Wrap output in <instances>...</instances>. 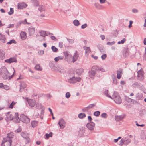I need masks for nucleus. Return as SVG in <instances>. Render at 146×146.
Segmentation results:
<instances>
[{
  "instance_id": "f257e3e1",
  "label": "nucleus",
  "mask_w": 146,
  "mask_h": 146,
  "mask_svg": "<svg viewBox=\"0 0 146 146\" xmlns=\"http://www.w3.org/2000/svg\"><path fill=\"white\" fill-rule=\"evenodd\" d=\"M14 71L13 74L11 75L7 68L5 66H2L0 68V76L4 80H9L13 77L14 74L15 72V70L13 68H12Z\"/></svg>"
},
{
  "instance_id": "f03ea898",
  "label": "nucleus",
  "mask_w": 146,
  "mask_h": 146,
  "mask_svg": "<svg viewBox=\"0 0 146 146\" xmlns=\"http://www.w3.org/2000/svg\"><path fill=\"white\" fill-rule=\"evenodd\" d=\"M15 116L14 119H16V121L17 123L19 122L20 121L26 123H27L30 122L29 119L23 114L21 115L20 118L18 117L17 113H15Z\"/></svg>"
},
{
  "instance_id": "7ed1b4c3",
  "label": "nucleus",
  "mask_w": 146,
  "mask_h": 146,
  "mask_svg": "<svg viewBox=\"0 0 146 146\" xmlns=\"http://www.w3.org/2000/svg\"><path fill=\"white\" fill-rule=\"evenodd\" d=\"M112 98L117 104H120L122 102V100L117 92H114Z\"/></svg>"
},
{
  "instance_id": "20e7f679",
  "label": "nucleus",
  "mask_w": 146,
  "mask_h": 146,
  "mask_svg": "<svg viewBox=\"0 0 146 146\" xmlns=\"http://www.w3.org/2000/svg\"><path fill=\"white\" fill-rule=\"evenodd\" d=\"M81 80V78L80 77L73 76L72 78H70L68 80V82L70 84H73L76 82H80Z\"/></svg>"
},
{
  "instance_id": "39448f33",
  "label": "nucleus",
  "mask_w": 146,
  "mask_h": 146,
  "mask_svg": "<svg viewBox=\"0 0 146 146\" xmlns=\"http://www.w3.org/2000/svg\"><path fill=\"white\" fill-rule=\"evenodd\" d=\"M58 66L57 64L56 63H54L53 61H51L50 62V67L53 71H56V70H57Z\"/></svg>"
},
{
  "instance_id": "423d86ee",
  "label": "nucleus",
  "mask_w": 146,
  "mask_h": 146,
  "mask_svg": "<svg viewBox=\"0 0 146 146\" xmlns=\"http://www.w3.org/2000/svg\"><path fill=\"white\" fill-rule=\"evenodd\" d=\"M58 124L59 125L61 129H63L65 127L66 122L63 119H61L59 120Z\"/></svg>"
},
{
  "instance_id": "0eeeda50",
  "label": "nucleus",
  "mask_w": 146,
  "mask_h": 146,
  "mask_svg": "<svg viewBox=\"0 0 146 146\" xmlns=\"http://www.w3.org/2000/svg\"><path fill=\"white\" fill-rule=\"evenodd\" d=\"M12 140H9L5 138H3V142L4 143L5 146H11Z\"/></svg>"
},
{
  "instance_id": "6e6552de",
  "label": "nucleus",
  "mask_w": 146,
  "mask_h": 146,
  "mask_svg": "<svg viewBox=\"0 0 146 146\" xmlns=\"http://www.w3.org/2000/svg\"><path fill=\"white\" fill-rule=\"evenodd\" d=\"M40 35L43 37H45L46 36H47L49 35H53L52 33H50L48 32H46L44 31L41 30L39 32Z\"/></svg>"
},
{
  "instance_id": "1a4fd4ad",
  "label": "nucleus",
  "mask_w": 146,
  "mask_h": 146,
  "mask_svg": "<svg viewBox=\"0 0 146 146\" xmlns=\"http://www.w3.org/2000/svg\"><path fill=\"white\" fill-rule=\"evenodd\" d=\"M86 126L89 130H92L94 129L95 127V124L93 122H90L88 123Z\"/></svg>"
},
{
  "instance_id": "9d476101",
  "label": "nucleus",
  "mask_w": 146,
  "mask_h": 146,
  "mask_svg": "<svg viewBox=\"0 0 146 146\" xmlns=\"http://www.w3.org/2000/svg\"><path fill=\"white\" fill-rule=\"evenodd\" d=\"M29 106L31 107H34L35 105L36 101L33 99H29L27 100Z\"/></svg>"
},
{
  "instance_id": "9b49d317",
  "label": "nucleus",
  "mask_w": 146,
  "mask_h": 146,
  "mask_svg": "<svg viewBox=\"0 0 146 146\" xmlns=\"http://www.w3.org/2000/svg\"><path fill=\"white\" fill-rule=\"evenodd\" d=\"M5 62L7 63L10 64L13 62H16L17 60L15 57H11L9 59L5 60Z\"/></svg>"
},
{
  "instance_id": "f8f14e48",
  "label": "nucleus",
  "mask_w": 146,
  "mask_h": 146,
  "mask_svg": "<svg viewBox=\"0 0 146 146\" xmlns=\"http://www.w3.org/2000/svg\"><path fill=\"white\" fill-rule=\"evenodd\" d=\"M78 54H77V51H76L74 54V56L72 57V55H70V58L72 59V60L73 62H74L78 59Z\"/></svg>"
},
{
  "instance_id": "ddd939ff",
  "label": "nucleus",
  "mask_w": 146,
  "mask_h": 146,
  "mask_svg": "<svg viewBox=\"0 0 146 146\" xmlns=\"http://www.w3.org/2000/svg\"><path fill=\"white\" fill-rule=\"evenodd\" d=\"M27 5L24 2L22 3H19L18 4V9H22L23 8H25L27 6Z\"/></svg>"
},
{
  "instance_id": "4468645a",
  "label": "nucleus",
  "mask_w": 146,
  "mask_h": 146,
  "mask_svg": "<svg viewBox=\"0 0 146 146\" xmlns=\"http://www.w3.org/2000/svg\"><path fill=\"white\" fill-rule=\"evenodd\" d=\"M29 35L31 36L35 33V29L33 27H29Z\"/></svg>"
},
{
  "instance_id": "2eb2a0df",
  "label": "nucleus",
  "mask_w": 146,
  "mask_h": 146,
  "mask_svg": "<svg viewBox=\"0 0 146 146\" xmlns=\"http://www.w3.org/2000/svg\"><path fill=\"white\" fill-rule=\"evenodd\" d=\"M129 54V49L127 48H124L123 52V55L125 57L128 56Z\"/></svg>"
},
{
  "instance_id": "dca6fc26",
  "label": "nucleus",
  "mask_w": 146,
  "mask_h": 146,
  "mask_svg": "<svg viewBox=\"0 0 146 146\" xmlns=\"http://www.w3.org/2000/svg\"><path fill=\"white\" fill-rule=\"evenodd\" d=\"M56 71L60 73H63L65 72V70L64 68L61 66H58L57 67V70Z\"/></svg>"
},
{
  "instance_id": "f3484780",
  "label": "nucleus",
  "mask_w": 146,
  "mask_h": 146,
  "mask_svg": "<svg viewBox=\"0 0 146 146\" xmlns=\"http://www.w3.org/2000/svg\"><path fill=\"white\" fill-rule=\"evenodd\" d=\"M5 57V52L3 50L0 49V60H3Z\"/></svg>"
},
{
  "instance_id": "a211bd4d",
  "label": "nucleus",
  "mask_w": 146,
  "mask_h": 146,
  "mask_svg": "<svg viewBox=\"0 0 146 146\" xmlns=\"http://www.w3.org/2000/svg\"><path fill=\"white\" fill-rule=\"evenodd\" d=\"M124 114L121 115H117L115 117V120L118 121H119L122 120L125 116Z\"/></svg>"
},
{
  "instance_id": "6ab92c4d",
  "label": "nucleus",
  "mask_w": 146,
  "mask_h": 146,
  "mask_svg": "<svg viewBox=\"0 0 146 146\" xmlns=\"http://www.w3.org/2000/svg\"><path fill=\"white\" fill-rule=\"evenodd\" d=\"M96 72V71L92 70L91 71L89 72V77L91 78H93L95 76Z\"/></svg>"
},
{
  "instance_id": "aec40b11",
  "label": "nucleus",
  "mask_w": 146,
  "mask_h": 146,
  "mask_svg": "<svg viewBox=\"0 0 146 146\" xmlns=\"http://www.w3.org/2000/svg\"><path fill=\"white\" fill-rule=\"evenodd\" d=\"M117 78L118 79H120L122 76V70L121 69H119L117 70Z\"/></svg>"
},
{
  "instance_id": "412c9836",
  "label": "nucleus",
  "mask_w": 146,
  "mask_h": 146,
  "mask_svg": "<svg viewBox=\"0 0 146 146\" xmlns=\"http://www.w3.org/2000/svg\"><path fill=\"white\" fill-rule=\"evenodd\" d=\"M111 77L113 83L115 85H117V82L115 75L114 74H113L111 75Z\"/></svg>"
},
{
  "instance_id": "4be33fe9",
  "label": "nucleus",
  "mask_w": 146,
  "mask_h": 146,
  "mask_svg": "<svg viewBox=\"0 0 146 146\" xmlns=\"http://www.w3.org/2000/svg\"><path fill=\"white\" fill-rule=\"evenodd\" d=\"M124 139V145H128L131 141V139L126 137L123 138Z\"/></svg>"
},
{
  "instance_id": "5701e85b",
  "label": "nucleus",
  "mask_w": 146,
  "mask_h": 146,
  "mask_svg": "<svg viewBox=\"0 0 146 146\" xmlns=\"http://www.w3.org/2000/svg\"><path fill=\"white\" fill-rule=\"evenodd\" d=\"M35 105V108L36 109H42V110H44V106H42L40 103H36V102Z\"/></svg>"
},
{
  "instance_id": "b1692460",
  "label": "nucleus",
  "mask_w": 146,
  "mask_h": 146,
  "mask_svg": "<svg viewBox=\"0 0 146 146\" xmlns=\"http://www.w3.org/2000/svg\"><path fill=\"white\" fill-rule=\"evenodd\" d=\"M87 131V130L83 129L82 130H80L79 133L81 136H85L87 135V134H86V132Z\"/></svg>"
},
{
  "instance_id": "393cba45",
  "label": "nucleus",
  "mask_w": 146,
  "mask_h": 146,
  "mask_svg": "<svg viewBox=\"0 0 146 146\" xmlns=\"http://www.w3.org/2000/svg\"><path fill=\"white\" fill-rule=\"evenodd\" d=\"M126 101L129 103L134 104V102L137 103V101L135 100L132 99L129 97H127L126 99Z\"/></svg>"
},
{
  "instance_id": "a878e982",
  "label": "nucleus",
  "mask_w": 146,
  "mask_h": 146,
  "mask_svg": "<svg viewBox=\"0 0 146 146\" xmlns=\"http://www.w3.org/2000/svg\"><path fill=\"white\" fill-rule=\"evenodd\" d=\"M6 38L4 35L0 34V40L3 43L5 42Z\"/></svg>"
},
{
  "instance_id": "bb28decb",
  "label": "nucleus",
  "mask_w": 146,
  "mask_h": 146,
  "mask_svg": "<svg viewBox=\"0 0 146 146\" xmlns=\"http://www.w3.org/2000/svg\"><path fill=\"white\" fill-rule=\"evenodd\" d=\"M26 85L25 83L23 82H21L20 85V91L21 92L22 90L24 88L26 87Z\"/></svg>"
},
{
  "instance_id": "cd10ccee",
  "label": "nucleus",
  "mask_w": 146,
  "mask_h": 146,
  "mask_svg": "<svg viewBox=\"0 0 146 146\" xmlns=\"http://www.w3.org/2000/svg\"><path fill=\"white\" fill-rule=\"evenodd\" d=\"M20 36L21 38L23 40H24L26 38V34L24 32H21L20 33Z\"/></svg>"
},
{
  "instance_id": "c85d7f7f",
  "label": "nucleus",
  "mask_w": 146,
  "mask_h": 146,
  "mask_svg": "<svg viewBox=\"0 0 146 146\" xmlns=\"http://www.w3.org/2000/svg\"><path fill=\"white\" fill-rule=\"evenodd\" d=\"M84 49L85 50V53L88 55L90 52V48L89 47H84Z\"/></svg>"
},
{
  "instance_id": "c756f323",
  "label": "nucleus",
  "mask_w": 146,
  "mask_h": 146,
  "mask_svg": "<svg viewBox=\"0 0 146 146\" xmlns=\"http://www.w3.org/2000/svg\"><path fill=\"white\" fill-rule=\"evenodd\" d=\"M13 137V133H9L7 134V136L6 137L4 138H5L9 140H12L11 139Z\"/></svg>"
},
{
  "instance_id": "7c9ffc66",
  "label": "nucleus",
  "mask_w": 146,
  "mask_h": 146,
  "mask_svg": "<svg viewBox=\"0 0 146 146\" xmlns=\"http://www.w3.org/2000/svg\"><path fill=\"white\" fill-rule=\"evenodd\" d=\"M98 48L101 52H104V47L101 44H98L97 46Z\"/></svg>"
},
{
  "instance_id": "2f4dec72",
  "label": "nucleus",
  "mask_w": 146,
  "mask_h": 146,
  "mask_svg": "<svg viewBox=\"0 0 146 146\" xmlns=\"http://www.w3.org/2000/svg\"><path fill=\"white\" fill-rule=\"evenodd\" d=\"M83 72V70L82 69H79L76 70L75 72L78 75H80Z\"/></svg>"
},
{
  "instance_id": "473e14b6",
  "label": "nucleus",
  "mask_w": 146,
  "mask_h": 146,
  "mask_svg": "<svg viewBox=\"0 0 146 146\" xmlns=\"http://www.w3.org/2000/svg\"><path fill=\"white\" fill-rule=\"evenodd\" d=\"M86 114L84 113H80L78 115V117L79 118L82 119L86 117Z\"/></svg>"
},
{
  "instance_id": "72a5a7b5",
  "label": "nucleus",
  "mask_w": 146,
  "mask_h": 146,
  "mask_svg": "<svg viewBox=\"0 0 146 146\" xmlns=\"http://www.w3.org/2000/svg\"><path fill=\"white\" fill-rule=\"evenodd\" d=\"M38 10L41 12L44 11L45 10L44 6L43 5H40L39 6V7L38 8Z\"/></svg>"
},
{
  "instance_id": "f704fd0d",
  "label": "nucleus",
  "mask_w": 146,
  "mask_h": 146,
  "mask_svg": "<svg viewBox=\"0 0 146 146\" xmlns=\"http://www.w3.org/2000/svg\"><path fill=\"white\" fill-rule=\"evenodd\" d=\"M136 98L137 100H141L143 99V97L142 94H138L136 96Z\"/></svg>"
},
{
  "instance_id": "c9c22d12",
  "label": "nucleus",
  "mask_w": 146,
  "mask_h": 146,
  "mask_svg": "<svg viewBox=\"0 0 146 146\" xmlns=\"http://www.w3.org/2000/svg\"><path fill=\"white\" fill-rule=\"evenodd\" d=\"M31 124L32 126L33 127L36 126L38 125V122L36 121H33L31 122Z\"/></svg>"
},
{
  "instance_id": "e433bc0d",
  "label": "nucleus",
  "mask_w": 146,
  "mask_h": 146,
  "mask_svg": "<svg viewBox=\"0 0 146 146\" xmlns=\"http://www.w3.org/2000/svg\"><path fill=\"white\" fill-rule=\"evenodd\" d=\"M138 76H143L144 74V72L143 69H141L139 70L138 71Z\"/></svg>"
},
{
  "instance_id": "4c0bfd02",
  "label": "nucleus",
  "mask_w": 146,
  "mask_h": 146,
  "mask_svg": "<svg viewBox=\"0 0 146 146\" xmlns=\"http://www.w3.org/2000/svg\"><path fill=\"white\" fill-rule=\"evenodd\" d=\"M7 117L8 119L10 120H13L14 119V120L16 121V119H15L14 118H13V116L12 114L9 115L8 114L7 115Z\"/></svg>"
},
{
  "instance_id": "58836bf2",
  "label": "nucleus",
  "mask_w": 146,
  "mask_h": 146,
  "mask_svg": "<svg viewBox=\"0 0 146 146\" xmlns=\"http://www.w3.org/2000/svg\"><path fill=\"white\" fill-rule=\"evenodd\" d=\"M73 23L76 26H78L80 25V23L79 21L77 19H75L73 21Z\"/></svg>"
},
{
  "instance_id": "ea45409f",
  "label": "nucleus",
  "mask_w": 146,
  "mask_h": 146,
  "mask_svg": "<svg viewBox=\"0 0 146 146\" xmlns=\"http://www.w3.org/2000/svg\"><path fill=\"white\" fill-rule=\"evenodd\" d=\"M64 57L62 56H59L57 57H56L54 58V60L55 62H57L60 60H62L63 59Z\"/></svg>"
},
{
  "instance_id": "a19ab883",
  "label": "nucleus",
  "mask_w": 146,
  "mask_h": 146,
  "mask_svg": "<svg viewBox=\"0 0 146 146\" xmlns=\"http://www.w3.org/2000/svg\"><path fill=\"white\" fill-rule=\"evenodd\" d=\"M104 95L106 96L109 97L110 98H112V97L111 96L108 94V90H105L104 92Z\"/></svg>"
},
{
  "instance_id": "79ce46f5",
  "label": "nucleus",
  "mask_w": 146,
  "mask_h": 146,
  "mask_svg": "<svg viewBox=\"0 0 146 146\" xmlns=\"http://www.w3.org/2000/svg\"><path fill=\"white\" fill-rule=\"evenodd\" d=\"M35 68L39 71H41L42 70V68L40 66V65L38 64L36 65L35 67Z\"/></svg>"
},
{
  "instance_id": "37998d69",
  "label": "nucleus",
  "mask_w": 146,
  "mask_h": 146,
  "mask_svg": "<svg viewBox=\"0 0 146 146\" xmlns=\"http://www.w3.org/2000/svg\"><path fill=\"white\" fill-rule=\"evenodd\" d=\"M51 48L52 51L54 52H56L58 50L57 48L54 46H52L51 47Z\"/></svg>"
},
{
  "instance_id": "c03bdc74",
  "label": "nucleus",
  "mask_w": 146,
  "mask_h": 146,
  "mask_svg": "<svg viewBox=\"0 0 146 146\" xmlns=\"http://www.w3.org/2000/svg\"><path fill=\"white\" fill-rule=\"evenodd\" d=\"M16 103L13 101L8 106V108H9L12 109L13 108V106L16 104Z\"/></svg>"
},
{
  "instance_id": "a18cd8bd",
  "label": "nucleus",
  "mask_w": 146,
  "mask_h": 146,
  "mask_svg": "<svg viewBox=\"0 0 146 146\" xmlns=\"http://www.w3.org/2000/svg\"><path fill=\"white\" fill-rule=\"evenodd\" d=\"M99 67L97 65H94L92 67V70H99Z\"/></svg>"
},
{
  "instance_id": "49530a36",
  "label": "nucleus",
  "mask_w": 146,
  "mask_h": 146,
  "mask_svg": "<svg viewBox=\"0 0 146 146\" xmlns=\"http://www.w3.org/2000/svg\"><path fill=\"white\" fill-rule=\"evenodd\" d=\"M95 106V104H91L89 105L87 107L88 109H90L94 108Z\"/></svg>"
},
{
  "instance_id": "de8ad7c7",
  "label": "nucleus",
  "mask_w": 146,
  "mask_h": 146,
  "mask_svg": "<svg viewBox=\"0 0 146 146\" xmlns=\"http://www.w3.org/2000/svg\"><path fill=\"white\" fill-rule=\"evenodd\" d=\"M16 41L14 39H12L9 42H7V44H11L12 43H15L16 44Z\"/></svg>"
},
{
  "instance_id": "09e8293b",
  "label": "nucleus",
  "mask_w": 146,
  "mask_h": 146,
  "mask_svg": "<svg viewBox=\"0 0 146 146\" xmlns=\"http://www.w3.org/2000/svg\"><path fill=\"white\" fill-rule=\"evenodd\" d=\"M21 135L22 137H23V138H27V135L24 132H22L21 133Z\"/></svg>"
},
{
  "instance_id": "8fccbe9b",
  "label": "nucleus",
  "mask_w": 146,
  "mask_h": 146,
  "mask_svg": "<svg viewBox=\"0 0 146 146\" xmlns=\"http://www.w3.org/2000/svg\"><path fill=\"white\" fill-rule=\"evenodd\" d=\"M101 116L104 118H106L108 117V115L106 113H103L101 115Z\"/></svg>"
},
{
  "instance_id": "3c124183",
  "label": "nucleus",
  "mask_w": 146,
  "mask_h": 146,
  "mask_svg": "<svg viewBox=\"0 0 146 146\" xmlns=\"http://www.w3.org/2000/svg\"><path fill=\"white\" fill-rule=\"evenodd\" d=\"M123 144H124V139L123 138H122L120 141L119 145L120 146H122Z\"/></svg>"
},
{
  "instance_id": "603ef678",
  "label": "nucleus",
  "mask_w": 146,
  "mask_h": 146,
  "mask_svg": "<svg viewBox=\"0 0 146 146\" xmlns=\"http://www.w3.org/2000/svg\"><path fill=\"white\" fill-rule=\"evenodd\" d=\"M14 10L12 8H10V11L8 12V13L9 15H12L13 13Z\"/></svg>"
},
{
  "instance_id": "864d4df0",
  "label": "nucleus",
  "mask_w": 146,
  "mask_h": 146,
  "mask_svg": "<svg viewBox=\"0 0 146 146\" xmlns=\"http://www.w3.org/2000/svg\"><path fill=\"white\" fill-rule=\"evenodd\" d=\"M100 113V112L99 111H96L94 112V116L96 117L98 116Z\"/></svg>"
},
{
  "instance_id": "5fc2aeb1",
  "label": "nucleus",
  "mask_w": 146,
  "mask_h": 146,
  "mask_svg": "<svg viewBox=\"0 0 146 146\" xmlns=\"http://www.w3.org/2000/svg\"><path fill=\"white\" fill-rule=\"evenodd\" d=\"M126 41V39L125 38H123L121 41H119L118 42V44H123L124 42Z\"/></svg>"
},
{
  "instance_id": "6e6d98bb",
  "label": "nucleus",
  "mask_w": 146,
  "mask_h": 146,
  "mask_svg": "<svg viewBox=\"0 0 146 146\" xmlns=\"http://www.w3.org/2000/svg\"><path fill=\"white\" fill-rule=\"evenodd\" d=\"M64 55L66 57H70L71 54H69L68 51L65 52H64Z\"/></svg>"
},
{
  "instance_id": "4d7b16f0",
  "label": "nucleus",
  "mask_w": 146,
  "mask_h": 146,
  "mask_svg": "<svg viewBox=\"0 0 146 146\" xmlns=\"http://www.w3.org/2000/svg\"><path fill=\"white\" fill-rule=\"evenodd\" d=\"M44 51L42 50H39L38 52V54L39 55H42L44 54Z\"/></svg>"
},
{
  "instance_id": "13d9d810",
  "label": "nucleus",
  "mask_w": 146,
  "mask_h": 146,
  "mask_svg": "<svg viewBox=\"0 0 146 146\" xmlns=\"http://www.w3.org/2000/svg\"><path fill=\"white\" fill-rule=\"evenodd\" d=\"M70 96V94L69 92H67L65 94V97L67 98H68Z\"/></svg>"
},
{
  "instance_id": "bf43d9fd",
  "label": "nucleus",
  "mask_w": 146,
  "mask_h": 146,
  "mask_svg": "<svg viewBox=\"0 0 146 146\" xmlns=\"http://www.w3.org/2000/svg\"><path fill=\"white\" fill-rule=\"evenodd\" d=\"M67 40L70 44H73L74 42V41L72 39H69L67 38Z\"/></svg>"
},
{
  "instance_id": "052dcab7",
  "label": "nucleus",
  "mask_w": 146,
  "mask_h": 146,
  "mask_svg": "<svg viewBox=\"0 0 146 146\" xmlns=\"http://www.w3.org/2000/svg\"><path fill=\"white\" fill-rule=\"evenodd\" d=\"M115 43V42L114 41H113L111 42H108L107 43V45L111 46L113 45Z\"/></svg>"
},
{
  "instance_id": "680f3d73",
  "label": "nucleus",
  "mask_w": 146,
  "mask_h": 146,
  "mask_svg": "<svg viewBox=\"0 0 146 146\" xmlns=\"http://www.w3.org/2000/svg\"><path fill=\"white\" fill-rule=\"evenodd\" d=\"M3 89H4L6 90H8L9 89V87L7 85H4Z\"/></svg>"
},
{
  "instance_id": "e2e57ef3",
  "label": "nucleus",
  "mask_w": 146,
  "mask_h": 146,
  "mask_svg": "<svg viewBox=\"0 0 146 146\" xmlns=\"http://www.w3.org/2000/svg\"><path fill=\"white\" fill-rule=\"evenodd\" d=\"M82 111L84 112H86L88 111V109L87 107L84 108L82 109Z\"/></svg>"
},
{
  "instance_id": "0e129e2a",
  "label": "nucleus",
  "mask_w": 146,
  "mask_h": 146,
  "mask_svg": "<svg viewBox=\"0 0 146 146\" xmlns=\"http://www.w3.org/2000/svg\"><path fill=\"white\" fill-rule=\"evenodd\" d=\"M88 26V25L87 24L85 23L83 25H82L81 26V27L82 29H84L86 28Z\"/></svg>"
},
{
  "instance_id": "69168bd1",
  "label": "nucleus",
  "mask_w": 146,
  "mask_h": 146,
  "mask_svg": "<svg viewBox=\"0 0 146 146\" xmlns=\"http://www.w3.org/2000/svg\"><path fill=\"white\" fill-rule=\"evenodd\" d=\"M106 57H107L106 54H104L102 55L101 56V58L102 60H104L105 59V58Z\"/></svg>"
},
{
  "instance_id": "338daca9",
  "label": "nucleus",
  "mask_w": 146,
  "mask_h": 146,
  "mask_svg": "<svg viewBox=\"0 0 146 146\" xmlns=\"http://www.w3.org/2000/svg\"><path fill=\"white\" fill-rule=\"evenodd\" d=\"M94 5L95 6V7L97 8V9H98L100 7V5L98 3H95L94 4Z\"/></svg>"
},
{
  "instance_id": "774afa93",
  "label": "nucleus",
  "mask_w": 146,
  "mask_h": 146,
  "mask_svg": "<svg viewBox=\"0 0 146 146\" xmlns=\"http://www.w3.org/2000/svg\"><path fill=\"white\" fill-rule=\"evenodd\" d=\"M132 12L134 13H137L138 12V11L137 9H133L132 10Z\"/></svg>"
}]
</instances>
